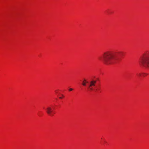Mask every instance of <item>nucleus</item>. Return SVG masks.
<instances>
[{"label":"nucleus","instance_id":"3","mask_svg":"<svg viewBox=\"0 0 149 149\" xmlns=\"http://www.w3.org/2000/svg\"><path fill=\"white\" fill-rule=\"evenodd\" d=\"M96 81L94 80H92L90 81L89 83V85L88 86V88L90 90L92 91L93 90L92 87V86H95L96 83Z\"/></svg>","mask_w":149,"mask_h":149},{"label":"nucleus","instance_id":"9","mask_svg":"<svg viewBox=\"0 0 149 149\" xmlns=\"http://www.w3.org/2000/svg\"><path fill=\"white\" fill-rule=\"evenodd\" d=\"M62 97H59V98H60V99H62Z\"/></svg>","mask_w":149,"mask_h":149},{"label":"nucleus","instance_id":"1","mask_svg":"<svg viewBox=\"0 0 149 149\" xmlns=\"http://www.w3.org/2000/svg\"><path fill=\"white\" fill-rule=\"evenodd\" d=\"M124 52H116L108 51L104 52L99 59L104 64L108 65L116 63L118 60V56H122Z\"/></svg>","mask_w":149,"mask_h":149},{"label":"nucleus","instance_id":"4","mask_svg":"<svg viewBox=\"0 0 149 149\" xmlns=\"http://www.w3.org/2000/svg\"><path fill=\"white\" fill-rule=\"evenodd\" d=\"M46 113L49 115H52L53 110L51 107H48L46 109Z\"/></svg>","mask_w":149,"mask_h":149},{"label":"nucleus","instance_id":"8","mask_svg":"<svg viewBox=\"0 0 149 149\" xmlns=\"http://www.w3.org/2000/svg\"><path fill=\"white\" fill-rule=\"evenodd\" d=\"M73 90V89L72 88H70L69 89V91H71Z\"/></svg>","mask_w":149,"mask_h":149},{"label":"nucleus","instance_id":"2","mask_svg":"<svg viewBox=\"0 0 149 149\" xmlns=\"http://www.w3.org/2000/svg\"><path fill=\"white\" fill-rule=\"evenodd\" d=\"M139 64L147 68H149V51L143 54L139 61Z\"/></svg>","mask_w":149,"mask_h":149},{"label":"nucleus","instance_id":"6","mask_svg":"<svg viewBox=\"0 0 149 149\" xmlns=\"http://www.w3.org/2000/svg\"><path fill=\"white\" fill-rule=\"evenodd\" d=\"M136 75L137 76H138L139 77H140L142 76V73H136Z\"/></svg>","mask_w":149,"mask_h":149},{"label":"nucleus","instance_id":"5","mask_svg":"<svg viewBox=\"0 0 149 149\" xmlns=\"http://www.w3.org/2000/svg\"><path fill=\"white\" fill-rule=\"evenodd\" d=\"M87 82L86 81V80L85 79H84L82 83V85L84 86H85L86 85V83Z\"/></svg>","mask_w":149,"mask_h":149},{"label":"nucleus","instance_id":"7","mask_svg":"<svg viewBox=\"0 0 149 149\" xmlns=\"http://www.w3.org/2000/svg\"><path fill=\"white\" fill-rule=\"evenodd\" d=\"M142 76H146V75H147V74H146L145 73H142Z\"/></svg>","mask_w":149,"mask_h":149}]
</instances>
